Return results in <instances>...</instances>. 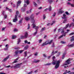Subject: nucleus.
I'll list each match as a JSON object with an SVG mask.
<instances>
[{"label": "nucleus", "instance_id": "52", "mask_svg": "<svg viewBox=\"0 0 74 74\" xmlns=\"http://www.w3.org/2000/svg\"><path fill=\"white\" fill-rule=\"evenodd\" d=\"M8 24L9 25H10V26L12 25V23H11V22L9 23Z\"/></svg>", "mask_w": 74, "mask_h": 74}, {"label": "nucleus", "instance_id": "13", "mask_svg": "<svg viewBox=\"0 0 74 74\" xmlns=\"http://www.w3.org/2000/svg\"><path fill=\"white\" fill-rule=\"evenodd\" d=\"M19 59V58H17L15 60V61L13 62V63H17L18 62V61L16 60H18Z\"/></svg>", "mask_w": 74, "mask_h": 74}, {"label": "nucleus", "instance_id": "14", "mask_svg": "<svg viewBox=\"0 0 74 74\" xmlns=\"http://www.w3.org/2000/svg\"><path fill=\"white\" fill-rule=\"evenodd\" d=\"M71 71H69L68 72L67 71V70H66L65 71V72H64L63 74H67V73H71Z\"/></svg>", "mask_w": 74, "mask_h": 74}, {"label": "nucleus", "instance_id": "61", "mask_svg": "<svg viewBox=\"0 0 74 74\" xmlns=\"http://www.w3.org/2000/svg\"><path fill=\"white\" fill-rule=\"evenodd\" d=\"M24 6L25 7H26L27 6V5H26V4H25L24 5Z\"/></svg>", "mask_w": 74, "mask_h": 74}, {"label": "nucleus", "instance_id": "25", "mask_svg": "<svg viewBox=\"0 0 74 74\" xmlns=\"http://www.w3.org/2000/svg\"><path fill=\"white\" fill-rule=\"evenodd\" d=\"M25 38V37L24 36H21L20 37V38L21 39H24Z\"/></svg>", "mask_w": 74, "mask_h": 74}, {"label": "nucleus", "instance_id": "39", "mask_svg": "<svg viewBox=\"0 0 74 74\" xmlns=\"http://www.w3.org/2000/svg\"><path fill=\"white\" fill-rule=\"evenodd\" d=\"M43 19H45V18H46V16H45V15H43Z\"/></svg>", "mask_w": 74, "mask_h": 74}, {"label": "nucleus", "instance_id": "3", "mask_svg": "<svg viewBox=\"0 0 74 74\" xmlns=\"http://www.w3.org/2000/svg\"><path fill=\"white\" fill-rule=\"evenodd\" d=\"M30 19H31V21H33L32 22V23H34V16L33 14H32L31 15Z\"/></svg>", "mask_w": 74, "mask_h": 74}, {"label": "nucleus", "instance_id": "6", "mask_svg": "<svg viewBox=\"0 0 74 74\" xmlns=\"http://www.w3.org/2000/svg\"><path fill=\"white\" fill-rule=\"evenodd\" d=\"M71 61V58H69L66 61V63L67 64H70V62Z\"/></svg>", "mask_w": 74, "mask_h": 74}, {"label": "nucleus", "instance_id": "22", "mask_svg": "<svg viewBox=\"0 0 74 74\" xmlns=\"http://www.w3.org/2000/svg\"><path fill=\"white\" fill-rule=\"evenodd\" d=\"M54 50H53L51 54V56H53L54 55Z\"/></svg>", "mask_w": 74, "mask_h": 74}, {"label": "nucleus", "instance_id": "60", "mask_svg": "<svg viewBox=\"0 0 74 74\" xmlns=\"http://www.w3.org/2000/svg\"><path fill=\"white\" fill-rule=\"evenodd\" d=\"M67 4H69V5H71V3L70 2H68Z\"/></svg>", "mask_w": 74, "mask_h": 74}, {"label": "nucleus", "instance_id": "28", "mask_svg": "<svg viewBox=\"0 0 74 74\" xmlns=\"http://www.w3.org/2000/svg\"><path fill=\"white\" fill-rule=\"evenodd\" d=\"M24 54H25V57L27 56V51H25Z\"/></svg>", "mask_w": 74, "mask_h": 74}, {"label": "nucleus", "instance_id": "34", "mask_svg": "<svg viewBox=\"0 0 74 74\" xmlns=\"http://www.w3.org/2000/svg\"><path fill=\"white\" fill-rule=\"evenodd\" d=\"M65 57V54H64L62 55V59H63Z\"/></svg>", "mask_w": 74, "mask_h": 74}, {"label": "nucleus", "instance_id": "38", "mask_svg": "<svg viewBox=\"0 0 74 74\" xmlns=\"http://www.w3.org/2000/svg\"><path fill=\"white\" fill-rule=\"evenodd\" d=\"M30 24H28V28H27V29H30Z\"/></svg>", "mask_w": 74, "mask_h": 74}, {"label": "nucleus", "instance_id": "20", "mask_svg": "<svg viewBox=\"0 0 74 74\" xmlns=\"http://www.w3.org/2000/svg\"><path fill=\"white\" fill-rule=\"evenodd\" d=\"M28 48H29V45H27L24 47V49L25 50H26V49H27Z\"/></svg>", "mask_w": 74, "mask_h": 74}, {"label": "nucleus", "instance_id": "46", "mask_svg": "<svg viewBox=\"0 0 74 74\" xmlns=\"http://www.w3.org/2000/svg\"><path fill=\"white\" fill-rule=\"evenodd\" d=\"M4 16L5 19H6L7 18V16L6 15H5Z\"/></svg>", "mask_w": 74, "mask_h": 74}, {"label": "nucleus", "instance_id": "12", "mask_svg": "<svg viewBox=\"0 0 74 74\" xmlns=\"http://www.w3.org/2000/svg\"><path fill=\"white\" fill-rule=\"evenodd\" d=\"M23 19V18H21L20 20V21H19L18 22L19 24H20V23H22V20Z\"/></svg>", "mask_w": 74, "mask_h": 74}, {"label": "nucleus", "instance_id": "15", "mask_svg": "<svg viewBox=\"0 0 74 74\" xmlns=\"http://www.w3.org/2000/svg\"><path fill=\"white\" fill-rule=\"evenodd\" d=\"M7 46H8V44L6 45L5 47H6V48H5L4 49H5V50H8V47H7Z\"/></svg>", "mask_w": 74, "mask_h": 74}, {"label": "nucleus", "instance_id": "8", "mask_svg": "<svg viewBox=\"0 0 74 74\" xmlns=\"http://www.w3.org/2000/svg\"><path fill=\"white\" fill-rule=\"evenodd\" d=\"M10 57V56H8V57L5 58H4L3 60H2L3 62H6V61H7V60Z\"/></svg>", "mask_w": 74, "mask_h": 74}, {"label": "nucleus", "instance_id": "64", "mask_svg": "<svg viewBox=\"0 0 74 74\" xmlns=\"http://www.w3.org/2000/svg\"><path fill=\"white\" fill-rule=\"evenodd\" d=\"M43 55L44 56V57H45V58H46L47 57V56H46V55H45V54H44Z\"/></svg>", "mask_w": 74, "mask_h": 74}, {"label": "nucleus", "instance_id": "36", "mask_svg": "<svg viewBox=\"0 0 74 74\" xmlns=\"http://www.w3.org/2000/svg\"><path fill=\"white\" fill-rule=\"evenodd\" d=\"M61 44H66V43L65 42H64V41H61Z\"/></svg>", "mask_w": 74, "mask_h": 74}, {"label": "nucleus", "instance_id": "62", "mask_svg": "<svg viewBox=\"0 0 74 74\" xmlns=\"http://www.w3.org/2000/svg\"><path fill=\"white\" fill-rule=\"evenodd\" d=\"M55 59V56H54L53 57V60H53V59Z\"/></svg>", "mask_w": 74, "mask_h": 74}, {"label": "nucleus", "instance_id": "21", "mask_svg": "<svg viewBox=\"0 0 74 74\" xmlns=\"http://www.w3.org/2000/svg\"><path fill=\"white\" fill-rule=\"evenodd\" d=\"M48 1L49 2V3L51 4L52 3V2H53V0H49Z\"/></svg>", "mask_w": 74, "mask_h": 74}, {"label": "nucleus", "instance_id": "59", "mask_svg": "<svg viewBox=\"0 0 74 74\" xmlns=\"http://www.w3.org/2000/svg\"><path fill=\"white\" fill-rule=\"evenodd\" d=\"M27 40H25V44H26V43H27Z\"/></svg>", "mask_w": 74, "mask_h": 74}, {"label": "nucleus", "instance_id": "55", "mask_svg": "<svg viewBox=\"0 0 74 74\" xmlns=\"http://www.w3.org/2000/svg\"><path fill=\"white\" fill-rule=\"evenodd\" d=\"M55 45H54V43H53V45H52V47H54Z\"/></svg>", "mask_w": 74, "mask_h": 74}, {"label": "nucleus", "instance_id": "45", "mask_svg": "<svg viewBox=\"0 0 74 74\" xmlns=\"http://www.w3.org/2000/svg\"><path fill=\"white\" fill-rule=\"evenodd\" d=\"M34 5L35 7L37 6V4L36 3H35V2H34Z\"/></svg>", "mask_w": 74, "mask_h": 74}, {"label": "nucleus", "instance_id": "10", "mask_svg": "<svg viewBox=\"0 0 74 74\" xmlns=\"http://www.w3.org/2000/svg\"><path fill=\"white\" fill-rule=\"evenodd\" d=\"M25 19L27 21H28L30 20V18H29V17L28 16H26L25 18Z\"/></svg>", "mask_w": 74, "mask_h": 74}, {"label": "nucleus", "instance_id": "42", "mask_svg": "<svg viewBox=\"0 0 74 74\" xmlns=\"http://www.w3.org/2000/svg\"><path fill=\"white\" fill-rule=\"evenodd\" d=\"M74 33L73 32V33H71V34H69V35H70V36H72V35H74Z\"/></svg>", "mask_w": 74, "mask_h": 74}, {"label": "nucleus", "instance_id": "18", "mask_svg": "<svg viewBox=\"0 0 74 74\" xmlns=\"http://www.w3.org/2000/svg\"><path fill=\"white\" fill-rule=\"evenodd\" d=\"M16 38V36L15 35H13L12 36V39H15Z\"/></svg>", "mask_w": 74, "mask_h": 74}, {"label": "nucleus", "instance_id": "32", "mask_svg": "<svg viewBox=\"0 0 74 74\" xmlns=\"http://www.w3.org/2000/svg\"><path fill=\"white\" fill-rule=\"evenodd\" d=\"M67 19H65V20H64L63 21V23H66V22H67Z\"/></svg>", "mask_w": 74, "mask_h": 74}, {"label": "nucleus", "instance_id": "33", "mask_svg": "<svg viewBox=\"0 0 74 74\" xmlns=\"http://www.w3.org/2000/svg\"><path fill=\"white\" fill-rule=\"evenodd\" d=\"M74 46V44H71L70 45V47H73Z\"/></svg>", "mask_w": 74, "mask_h": 74}, {"label": "nucleus", "instance_id": "11", "mask_svg": "<svg viewBox=\"0 0 74 74\" xmlns=\"http://www.w3.org/2000/svg\"><path fill=\"white\" fill-rule=\"evenodd\" d=\"M64 12V11L63 10H62L61 9H60V11L59 12V13L60 14H63Z\"/></svg>", "mask_w": 74, "mask_h": 74}, {"label": "nucleus", "instance_id": "24", "mask_svg": "<svg viewBox=\"0 0 74 74\" xmlns=\"http://www.w3.org/2000/svg\"><path fill=\"white\" fill-rule=\"evenodd\" d=\"M69 24H67V25H66V26H65V29H67V27H69Z\"/></svg>", "mask_w": 74, "mask_h": 74}, {"label": "nucleus", "instance_id": "57", "mask_svg": "<svg viewBox=\"0 0 74 74\" xmlns=\"http://www.w3.org/2000/svg\"><path fill=\"white\" fill-rule=\"evenodd\" d=\"M32 73H33V71H32L29 72L28 73H27V74H32Z\"/></svg>", "mask_w": 74, "mask_h": 74}, {"label": "nucleus", "instance_id": "47", "mask_svg": "<svg viewBox=\"0 0 74 74\" xmlns=\"http://www.w3.org/2000/svg\"><path fill=\"white\" fill-rule=\"evenodd\" d=\"M71 25L72 26H74V23H72L71 24Z\"/></svg>", "mask_w": 74, "mask_h": 74}, {"label": "nucleus", "instance_id": "53", "mask_svg": "<svg viewBox=\"0 0 74 74\" xmlns=\"http://www.w3.org/2000/svg\"><path fill=\"white\" fill-rule=\"evenodd\" d=\"M56 15V13L55 12H54V13L53 14V16H55Z\"/></svg>", "mask_w": 74, "mask_h": 74}, {"label": "nucleus", "instance_id": "63", "mask_svg": "<svg viewBox=\"0 0 74 74\" xmlns=\"http://www.w3.org/2000/svg\"><path fill=\"white\" fill-rule=\"evenodd\" d=\"M5 27L3 28L2 29V30H3V31L4 30H5Z\"/></svg>", "mask_w": 74, "mask_h": 74}, {"label": "nucleus", "instance_id": "37", "mask_svg": "<svg viewBox=\"0 0 74 74\" xmlns=\"http://www.w3.org/2000/svg\"><path fill=\"white\" fill-rule=\"evenodd\" d=\"M16 15H17V16L18 15V14H19V12L18 11H17L16 12Z\"/></svg>", "mask_w": 74, "mask_h": 74}, {"label": "nucleus", "instance_id": "40", "mask_svg": "<svg viewBox=\"0 0 74 74\" xmlns=\"http://www.w3.org/2000/svg\"><path fill=\"white\" fill-rule=\"evenodd\" d=\"M18 52H19L18 51H16L15 52V53L16 55H17L18 53Z\"/></svg>", "mask_w": 74, "mask_h": 74}, {"label": "nucleus", "instance_id": "26", "mask_svg": "<svg viewBox=\"0 0 74 74\" xmlns=\"http://www.w3.org/2000/svg\"><path fill=\"white\" fill-rule=\"evenodd\" d=\"M49 11H51L52 10V7H51V6H49Z\"/></svg>", "mask_w": 74, "mask_h": 74}, {"label": "nucleus", "instance_id": "9", "mask_svg": "<svg viewBox=\"0 0 74 74\" xmlns=\"http://www.w3.org/2000/svg\"><path fill=\"white\" fill-rule=\"evenodd\" d=\"M62 18L63 19H67V18L66 17V15L64 14H63V17H62Z\"/></svg>", "mask_w": 74, "mask_h": 74}, {"label": "nucleus", "instance_id": "5", "mask_svg": "<svg viewBox=\"0 0 74 74\" xmlns=\"http://www.w3.org/2000/svg\"><path fill=\"white\" fill-rule=\"evenodd\" d=\"M67 32H66L64 33V34L62 35H61V36L59 37V39L61 38H62V37H63V36H64V37H66V34H67Z\"/></svg>", "mask_w": 74, "mask_h": 74}, {"label": "nucleus", "instance_id": "19", "mask_svg": "<svg viewBox=\"0 0 74 74\" xmlns=\"http://www.w3.org/2000/svg\"><path fill=\"white\" fill-rule=\"evenodd\" d=\"M34 63H38L40 62V60H35L33 62Z\"/></svg>", "mask_w": 74, "mask_h": 74}, {"label": "nucleus", "instance_id": "23", "mask_svg": "<svg viewBox=\"0 0 74 74\" xmlns=\"http://www.w3.org/2000/svg\"><path fill=\"white\" fill-rule=\"evenodd\" d=\"M29 0H26V3H27V5H28V4H29Z\"/></svg>", "mask_w": 74, "mask_h": 74}, {"label": "nucleus", "instance_id": "35", "mask_svg": "<svg viewBox=\"0 0 74 74\" xmlns=\"http://www.w3.org/2000/svg\"><path fill=\"white\" fill-rule=\"evenodd\" d=\"M18 51V52H19V53H22V52H23V51L22 50H19Z\"/></svg>", "mask_w": 74, "mask_h": 74}, {"label": "nucleus", "instance_id": "51", "mask_svg": "<svg viewBox=\"0 0 74 74\" xmlns=\"http://www.w3.org/2000/svg\"><path fill=\"white\" fill-rule=\"evenodd\" d=\"M55 23V21H53V23L51 24V25H53V23Z\"/></svg>", "mask_w": 74, "mask_h": 74}, {"label": "nucleus", "instance_id": "16", "mask_svg": "<svg viewBox=\"0 0 74 74\" xmlns=\"http://www.w3.org/2000/svg\"><path fill=\"white\" fill-rule=\"evenodd\" d=\"M28 36V34H27V32H26L25 34V38H27V36Z\"/></svg>", "mask_w": 74, "mask_h": 74}, {"label": "nucleus", "instance_id": "7", "mask_svg": "<svg viewBox=\"0 0 74 74\" xmlns=\"http://www.w3.org/2000/svg\"><path fill=\"white\" fill-rule=\"evenodd\" d=\"M17 16L16 15H15V19H13L14 22H16V21H18Z\"/></svg>", "mask_w": 74, "mask_h": 74}, {"label": "nucleus", "instance_id": "44", "mask_svg": "<svg viewBox=\"0 0 74 74\" xmlns=\"http://www.w3.org/2000/svg\"><path fill=\"white\" fill-rule=\"evenodd\" d=\"M14 32H18V30L16 28H15L14 30Z\"/></svg>", "mask_w": 74, "mask_h": 74}, {"label": "nucleus", "instance_id": "31", "mask_svg": "<svg viewBox=\"0 0 74 74\" xmlns=\"http://www.w3.org/2000/svg\"><path fill=\"white\" fill-rule=\"evenodd\" d=\"M35 28V29H36V30H37L38 29L39 27L38 26H36Z\"/></svg>", "mask_w": 74, "mask_h": 74}, {"label": "nucleus", "instance_id": "2", "mask_svg": "<svg viewBox=\"0 0 74 74\" xmlns=\"http://www.w3.org/2000/svg\"><path fill=\"white\" fill-rule=\"evenodd\" d=\"M53 41V40H51L50 41V42L47 43H46V42H45L42 44V47H43V46H44L45 45H48V44H51L52 43V42Z\"/></svg>", "mask_w": 74, "mask_h": 74}, {"label": "nucleus", "instance_id": "56", "mask_svg": "<svg viewBox=\"0 0 74 74\" xmlns=\"http://www.w3.org/2000/svg\"><path fill=\"white\" fill-rule=\"evenodd\" d=\"M42 39H41L39 40V42L40 43V42H42Z\"/></svg>", "mask_w": 74, "mask_h": 74}, {"label": "nucleus", "instance_id": "54", "mask_svg": "<svg viewBox=\"0 0 74 74\" xmlns=\"http://www.w3.org/2000/svg\"><path fill=\"white\" fill-rule=\"evenodd\" d=\"M11 67V65H9L8 66H6V68H9V67Z\"/></svg>", "mask_w": 74, "mask_h": 74}, {"label": "nucleus", "instance_id": "4", "mask_svg": "<svg viewBox=\"0 0 74 74\" xmlns=\"http://www.w3.org/2000/svg\"><path fill=\"white\" fill-rule=\"evenodd\" d=\"M21 1H17V7L16 8V9H17V8H18V6H19L20 4H21Z\"/></svg>", "mask_w": 74, "mask_h": 74}, {"label": "nucleus", "instance_id": "49", "mask_svg": "<svg viewBox=\"0 0 74 74\" xmlns=\"http://www.w3.org/2000/svg\"><path fill=\"white\" fill-rule=\"evenodd\" d=\"M64 32V30H63L61 32V34H63V33Z\"/></svg>", "mask_w": 74, "mask_h": 74}, {"label": "nucleus", "instance_id": "1", "mask_svg": "<svg viewBox=\"0 0 74 74\" xmlns=\"http://www.w3.org/2000/svg\"><path fill=\"white\" fill-rule=\"evenodd\" d=\"M60 60L56 61L55 60H53L52 62V64H53V65H55L56 64L55 66V68L56 69H58V68L59 67V65H60Z\"/></svg>", "mask_w": 74, "mask_h": 74}, {"label": "nucleus", "instance_id": "17", "mask_svg": "<svg viewBox=\"0 0 74 74\" xmlns=\"http://www.w3.org/2000/svg\"><path fill=\"white\" fill-rule=\"evenodd\" d=\"M21 12H25V8H22L21 9Z\"/></svg>", "mask_w": 74, "mask_h": 74}, {"label": "nucleus", "instance_id": "50", "mask_svg": "<svg viewBox=\"0 0 74 74\" xmlns=\"http://www.w3.org/2000/svg\"><path fill=\"white\" fill-rule=\"evenodd\" d=\"M71 7H74V4H71Z\"/></svg>", "mask_w": 74, "mask_h": 74}, {"label": "nucleus", "instance_id": "29", "mask_svg": "<svg viewBox=\"0 0 74 74\" xmlns=\"http://www.w3.org/2000/svg\"><path fill=\"white\" fill-rule=\"evenodd\" d=\"M45 27H43L42 29L41 30L40 32H42V31H44V30H45Z\"/></svg>", "mask_w": 74, "mask_h": 74}, {"label": "nucleus", "instance_id": "48", "mask_svg": "<svg viewBox=\"0 0 74 74\" xmlns=\"http://www.w3.org/2000/svg\"><path fill=\"white\" fill-rule=\"evenodd\" d=\"M37 32L36 31L34 33V36L36 35V34H37Z\"/></svg>", "mask_w": 74, "mask_h": 74}, {"label": "nucleus", "instance_id": "30", "mask_svg": "<svg viewBox=\"0 0 74 74\" xmlns=\"http://www.w3.org/2000/svg\"><path fill=\"white\" fill-rule=\"evenodd\" d=\"M21 42V40H20V39H18V43L17 44H19V43Z\"/></svg>", "mask_w": 74, "mask_h": 74}, {"label": "nucleus", "instance_id": "27", "mask_svg": "<svg viewBox=\"0 0 74 74\" xmlns=\"http://www.w3.org/2000/svg\"><path fill=\"white\" fill-rule=\"evenodd\" d=\"M32 26H33V28H35L36 27V25L34 24L33 23L32 24Z\"/></svg>", "mask_w": 74, "mask_h": 74}, {"label": "nucleus", "instance_id": "43", "mask_svg": "<svg viewBox=\"0 0 74 74\" xmlns=\"http://www.w3.org/2000/svg\"><path fill=\"white\" fill-rule=\"evenodd\" d=\"M60 52H58V54L57 55V56H59V55H60Z\"/></svg>", "mask_w": 74, "mask_h": 74}, {"label": "nucleus", "instance_id": "41", "mask_svg": "<svg viewBox=\"0 0 74 74\" xmlns=\"http://www.w3.org/2000/svg\"><path fill=\"white\" fill-rule=\"evenodd\" d=\"M65 14H66V15H70L69 13L68 12H66Z\"/></svg>", "mask_w": 74, "mask_h": 74}, {"label": "nucleus", "instance_id": "58", "mask_svg": "<svg viewBox=\"0 0 74 74\" xmlns=\"http://www.w3.org/2000/svg\"><path fill=\"white\" fill-rule=\"evenodd\" d=\"M58 52V51H56L54 53V54H55V53H56L57 52Z\"/></svg>", "mask_w": 74, "mask_h": 74}]
</instances>
